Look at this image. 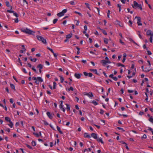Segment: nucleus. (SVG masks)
Returning a JSON list of instances; mask_svg holds the SVG:
<instances>
[{
    "instance_id": "obj_1",
    "label": "nucleus",
    "mask_w": 153,
    "mask_h": 153,
    "mask_svg": "<svg viewBox=\"0 0 153 153\" xmlns=\"http://www.w3.org/2000/svg\"><path fill=\"white\" fill-rule=\"evenodd\" d=\"M21 30L22 32L29 35H33V34L34 33H35L34 31L31 30L27 28L25 29H22Z\"/></svg>"
},
{
    "instance_id": "obj_2",
    "label": "nucleus",
    "mask_w": 153,
    "mask_h": 153,
    "mask_svg": "<svg viewBox=\"0 0 153 153\" xmlns=\"http://www.w3.org/2000/svg\"><path fill=\"white\" fill-rule=\"evenodd\" d=\"M132 6L134 8H138L140 10H142L141 4H138L135 1L133 2V4L132 5Z\"/></svg>"
},
{
    "instance_id": "obj_3",
    "label": "nucleus",
    "mask_w": 153,
    "mask_h": 153,
    "mask_svg": "<svg viewBox=\"0 0 153 153\" xmlns=\"http://www.w3.org/2000/svg\"><path fill=\"white\" fill-rule=\"evenodd\" d=\"M32 79L35 81V83L37 85L39 84V82H42L43 81V79L40 77H38L37 78L33 77H32Z\"/></svg>"
},
{
    "instance_id": "obj_4",
    "label": "nucleus",
    "mask_w": 153,
    "mask_h": 153,
    "mask_svg": "<svg viewBox=\"0 0 153 153\" xmlns=\"http://www.w3.org/2000/svg\"><path fill=\"white\" fill-rule=\"evenodd\" d=\"M36 37L38 40L41 41L44 44L47 43L46 40L41 36L37 35Z\"/></svg>"
},
{
    "instance_id": "obj_5",
    "label": "nucleus",
    "mask_w": 153,
    "mask_h": 153,
    "mask_svg": "<svg viewBox=\"0 0 153 153\" xmlns=\"http://www.w3.org/2000/svg\"><path fill=\"white\" fill-rule=\"evenodd\" d=\"M67 10H62V11L57 14V16L59 17H60L63 15L67 12Z\"/></svg>"
},
{
    "instance_id": "obj_6",
    "label": "nucleus",
    "mask_w": 153,
    "mask_h": 153,
    "mask_svg": "<svg viewBox=\"0 0 153 153\" xmlns=\"http://www.w3.org/2000/svg\"><path fill=\"white\" fill-rule=\"evenodd\" d=\"M7 11L9 13H13V15L17 18L19 16L18 14L16 12L13 10H7Z\"/></svg>"
},
{
    "instance_id": "obj_7",
    "label": "nucleus",
    "mask_w": 153,
    "mask_h": 153,
    "mask_svg": "<svg viewBox=\"0 0 153 153\" xmlns=\"http://www.w3.org/2000/svg\"><path fill=\"white\" fill-rule=\"evenodd\" d=\"M135 19H137V23L138 25H141L142 24L141 23V18L140 17L136 16Z\"/></svg>"
},
{
    "instance_id": "obj_8",
    "label": "nucleus",
    "mask_w": 153,
    "mask_h": 153,
    "mask_svg": "<svg viewBox=\"0 0 153 153\" xmlns=\"http://www.w3.org/2000/svg\"><path fill=\"white\" fill-rule=\"evenodd\" d=\"M84 95H87L89 97H91V98H92L93 96L92 93L91 92H90L89 93H86V92H84Z\"/></svg>"
},
{
    "instance_id": "obj_9",
    "label": "nucleus",
    "mask_w": 153,
    "mask_h": 153,
    "mask_svg": "<svg viewBox=\"0 0 153 153\" xmlns=\"http://www.w3.org/2000/svg\"><path fill=\"white\" fill-rule=\"evenodd\" d=\"M43 65L42 64H39L37 66V68H39V72L40 73L42 72V70L41 69L43 68Z\"/></svg>"
},
{
    "instance_id": "obj_10",
    "label": "nucleus",
    "mask_w": 153,
    "mask_h": 153,
    "mask_svg": "<svg viewBox=\"0 0 153 153\" xmlns=\"http://www.w3.org/2000/svg\"><path fill=\"white\" fill-rule=\"evenodd\" d=\"M146 34L147 35L150 36H153V33L151 30H148L146 32Z\"/></svg>"
},
{
    "instance_id": "obj_11",
    "label": "nucleus",
    "mask_w": 153,
    "mask_h": 153,
    "mask_svg": "<svg viewBox=\"0 0 153 153\" xmlns=\"http://www.w3.org/2000/svg\"><path fill=\"white\" fill-rule=\"evenodd\" d=\"M46 114L48 116V117L51 119H52L53 118V115H54V114H53V115L51 114L48 111Z\"/></svg>"
},
{
    "instance_id": "obj_12",
    "label": "nucleus",
    "mask_w": 153,
    "mask_h": 153,
    "mask_svg": "<svg viewBox=\"0 0 153 153\" xmlns=\"http://www.w3.org/2000/svg\"><path fill=\"white\" fill-rule=\"evenodd\" d=\"M81 75H82V74H81L75 73L74 74V76L77 79H79Z\"/></svg>"
},
{
    "instance_id": "obj_13",
    "label": "nucleus",
    "mask_w": 153,
    "mask_h": 153,
    "mask_svg": "<svg viewBox=\"0 0 153 153\" xmlns=\"http://www.w3.org/2000/svg\"><path fill=\"white\" fill-rule=\"evenodd\" d=\"M91 136L92 137H93L94 139H96L98 137H97V134H96L94 133H92L91 134Z\"/></svg>"
},
{
    "instance_id": "obj_14",
    "label": "nucleus",
    "mask_w": 153,
    "mask_h": 153,
    "mask_svg": "<svg viewBox=\"0 0 153 153\" xmlns=\"http://www.w3.org/2000/svg\"><path fill=\"white\" fill-rule=\"evenodd\" d=\"M101 63L102 64L103 66H105L106 64L107 63L106 60H102L101 61Z\"/></svg>"
},
{
    "instance_id": "obj_15",
    "label": "nucleus",
    "mask_w": 153,
    "mask_h": 153,
    "mask_svg": "<svg viewBox=\"0 0 153 153\" xmlns=\"http://www.w3.org/2000/svg\"><path fill=\"white\" fill-rule=\"evenodd\" d=\"M96 140L98 142H100L102 144L104 143V142L102 141V138H100L99 137H97V138L96 139Z\"/></svg>"
},
{
    "instance_id": "obj_16",
    "label": "nucleus",
    "mask_w": 153,
    "mask_h": 153,
    "mask_svg": "<svg viewBox=\"0 0 153 153\" xmlns=\"http://www.w3.org/2000/svg\"><path fill=\"white\" fill-rule=\"evenodd\" d=\"M62 104V102H61V104L59 106V107L60 108V109L62 110L63 111V112H64L65 111V110L64 108L63 107Z\"/></svg>"
},
{
    "instance_id": "obj_17",
    "label": "nucleus",
    "mask_w": 153,
    "mask_h": 153,
    "mask_svg": "<svg viewBox=\"0 0 153 153\" xmlns=\"http://www.w3.org/2000/svg\"><path fill=\"white\" fill-rule=\"evenodd\" d=\"M72 33H71L69 34H68L66 36V38L67 39H68L70 38L72 36Z\"/></svg>"
},
{
    "instance_id": "obj_18",
    "label": "nucleus",
    "mask_w": 153,
    "mask_h": 153,
    "mask_svg": "<svg viewBox=\"0 0 153 153\" xmlns=\"http://www.w3.org/2000/svg\"><path fill=\"white\" fill-rule=\"evenodd\" d=\"M56 127H57V129L58 131H59V133H60V134H63V132H62V131L61 130V129H60V128L59 126H57Z\"/></svg>"
},
{
    "instance_id": "obj_19",
    "label": "nucleus",
    "mask_w": 153,
    "mask_h": 153,
    "mask_svg": "<svg viewBox=\"0 0 153 153\" xmlns=\"http://www.w3.org/2000/svg\"><path fill=\"white\" fill-rule=\"evenodd\" d=\"M84 137H87L88 138H90L91 137L89 134H88L87 133H85L84 134Z\"/></svg>"
},
{
    "instance_id": "obj_20",
    "label": "nucleus",
    "mask_w": 153,
    "mask_h": 153,
    "mask_svg": "<svg viewBox=\"0 0 153 153\" xmlns=\"http://www.w3.org/2000/svg\"><path fill=\"white\" fill-rule=\"evenodd\" d=\"M10 87L12 89H13L14 91L16 90L15 89V86L13 84L10 83Z\"/></svg>"
},
{
    "instance_id": "obj_21",
    "label": "nucleus",
    "mask_w": 153,
    "mask_h": 153,
    "mask_svg": "<svg viewBox=\"0 0 153 153\" xmlns=\"http://www.w3.org/2000/svg\"><path fill=\"white\" fill-rule=\"evenodd\" d=\"M5 120L7 122H10V121H11L10 118L8 117H5Z\"/></svg>"
},
{
    "instance_id": "obj_22",
    "label": "nucleus",
    "mask_w": 153,
    "mask_h": 153,
    "mask_svg": "<svg viewBox=\"0 0 153 153\" xmlns=\"http://www.w3.org/2000/svg\"><path fill=\"white\" fill-rule=\"evenodd\" d=\"M90 71H93L95 73L99 75V74L97 73V70L96 69H91Z\"/></svg>"
},
{
    "instance_id": "obj_23",
    "label": "nucleus",
    "mask_w": 153,
    "mask_h": 153,
    "mask_svg": "<svg viewBox=\"0 0 153 153\" xmlns=\"http://www.w3.org/2000/svg\"><path fill=\"white\" fill-rule=\"evenodd\" d=\"M104 42L105 44H107L108 43V39L106 38H104Z\"/></svg>"
},
{
    "instance_id": "obj_24",
    "label": "nucleus",
    "mask_w": 153,
    "mask_h": 153,
    "mask_svg": "<svg viewBox=\"0 0 153 153\" xmlns=\"http://www.w3.org/2000/svg\"><path fill=\"white\" fill-rule=\"evenodd\" d=\"M10 124H8L9 126L10 127L12 128L13 126V122L12 121H10V122H9Z\"/></svg>"
},
{
    "instance_id": "obj_25",
    "label": "nucleus",
    "mask_w": 153,
    "mask_h": 153,
    "mask_svg": "<svg viewBox=\"0 0 153 153\" xmlns=\"http://www.w3.org/2000/svg\"><path fill=\"white\" fill-rule=\"evenodd\" d=\"M59 77L60 78L61 82L63 83L64 80V78L62 76H60Z\"/></svg>"
},
{
    "instance_id": "obj_26",
    "label": "nucleus",
    "mask_w": 153,
    "mask_h": 153,
    "mask_svg": "<svg viewBox=\"0 0 153 153\" xmlns=\"http://www.w3.org/2000/svg\"><path fill=\"white\" fill-rule=\"evenodd\" d=\"M31 144L33 146H35L36 145V142L33 140L32 141Z\"/></svg>"
},
{
    "instance_id": "obj_27",
    "label": "nucleus",
    "mask_w": 153,
    "mask_h": 153,
    "mask_svg": "<svg viewBox=\"0 0 153 153\" xmlns=\"http://www.w3.org/2000/svg\"><path fill=\"white\" fill-rule=\"evenodd\" d=\"M120 22L119 21L116 20L114 21V24H115L116 25H118L120 23Z\"/></svg>"
},
{
    "instance_id": "obj_28",
    "label": "nucleus",
    "mask_w": 153,
    "mask_h": 153,
    "mask_svg": "<svg viewBox=\"0 0 153 153\" xmlns=\"http://www.w3.org/2000/svg\"><path fill=\"white\" fill-rule=\"evenodd\" d=\"M151 69L149 68H145V72H148Z\"/></svg>"
},
{
    "instance_id": "obj_29",
    "label": "nucleus",
    "mask_w": 153,
    "mask_h": 153,
    "mask_svg": "<svg viewBox=\"0 0 153 153\" xmlns=\"http://www.w3.org/2000/svg\"><path fill=\"white\" fill-rule=\"evenodd\" d=\"M47 48L48 50H50L52 52V53H54V51H53V50L52 49L50 48L49 47H47Z\"/></svg>"
},
{
    "instance_id": "obj_30",
    "label": "nucleus",
    "mask_w": 153,
    "mask_h": 153,
    "mask_svg": "<svg viewBox=\"0 0 153 153\" xmlns=\"http://www.w3.org/2000/svg\"><path fill=\"white\" fill-rule=\"evenodd\" d=\"M74 89L72 87H70V88L68 89V91H73Z\"/></svg>"
},
{
    "instance_id": "obj_31",
    "label": "nucleus",
    "mask_w": 153,
    "mask_h": 153,
    "mask_svg": "<svg viewBox=\"0 0 153 153\" xmlns=\"http://www.w3.org/2000/svg\"><path fill=\"white\" fill-rule=\"evenodd\" d=\"M66 105L67 106V109L68 110H70V106L69 105L67 104H66Z\"/></svg>"
},
{
    "instance_id": "obj_32",
    "label": "nucleus",
    "mask_w": 153,
    "mask_h": 153,
    "mask_svg": "<svg viewBox=\"0 0 153 153\" xmlns=\"http://www.w3.org/2000/svg\"><path fill=\"white\" fill-rule=\"evenodd\" d=\"M92 103L94 105H97L98 104V103L97 102L93 100L92 102Z\"/></svg>"
},
{
    "instance_id": "obj_33",
    "label": "nucleus",
    "mask_w": 153,
    "mask_h": 153,
    "mask_svg": "<svg viewBox=\"0 0 153 153\" xmlns=\"http://www.w3.org/2000/svg\"><path fill=\"white\" fill-rule=\"evenodd\" d=\"M33 134L36 137H39V135L37 133H33Z\"/></svg>"
},
{
    "instance_id": "obj_34",
    "label": "nucleus",
    "mask_w": 153,
    "mask_h": 153,
    "mask_svg": "<svg viewBox=\"0 0 153 153\" xmlns=\"http://www.w3.org/2000/svg\"><path fill=\"white\" fill-rule=\"evenodd\" d=\"M101 30L102 32L105 35H107V33L105 32V30H104L103 29H101Z\"/></svg>"
},
{
    "instance_id": "obj_35",
    "label": "nucleus",
    "mask_w": 153,
    "mask_h": 153,
    "mask_svg": "<svg viewBox=\"0 0 153 153\" xmlns=\"http://www.w3.org/2000/svg\"><path fill=\"white\" fill-rule=\"evenodd\" d=\"M149 120L152 123H153V118L152 117H150L149 118Z\"/></svg>"
},
{
    "instance_id": "obj_36",
    "label": "nucleus",
    "mask_w": 153,
    "mask_h": 153,
    "mask_svg": "<svg viewBox=\"0 0 153 153\" xmlns=\"http://www.w3.org/2000/svg\"><path fill=\"white\" fill-rule=\"evenodd\" d=\"M91 151V149L90 148H88L87 149H85L84 150V152H85L86 151Z\"/></svg>"
},
{
    "instance_id": "obj_37",
    "label": "nucleus",
    "mask_w": 153,
    "mask_h": 153,
    "mask_svg": "<svg viewBox=\"0 0 153 153\" xmlns=\"http://www.w3.org/2000/svg\"><path fill=\"white\" fill-rule=\"evenodd\" d=\"M6 4L7 7H10V3H9V2L7 1H6Z\"/></svg>"
},
{
    "instance_id": "obj_38",
    "label": "nucleus",
    "mask_w": 153,
    "mask_h": 153,
    "mask_svg": "<svg viewBox=\"0 0 153 153\" xmlns=\"http://www.w3.org/2000/svg\"><path fill=\"white\" fill-rule=\"evenodd\" d=\"M58 21V19H54L53 21V23L54 24H55Z\"/></svg>"
},
{
    "instance_id": "obj_39",
    "label": "nucleus",
    "mask_w": 153,
    "mask_h": 153,
    "mask_svg": "<svg viewBox=\"0 0 153 153\" xmlns=\"http://www.w3.org/2000/svg\"><path fill=\"white\" fill-rule=\"evenodd\" d=\"M69 3L71 5H74L75 4V3L73 1H71Z\"/></svg>"
},
{
    "instance_id": "obj_40",
    "label": "nucleus",
    "mask_w": 153,
    "mask_h": 153,
    "mask_svg": "<svg viewBox=\"0 0 153 153\" xmlns=\"http://www.w3.org/2000/svg\"><path fill=\"white\" fill-rule=\"evenodd\" d=\"M92 76H93V74L92 73H88V76L89 77H92Z\"/></svg>"
},
{
    "instance_id": "obj_41",
    "label": "nucleus",
    "mask_w": 153,
    "mask_h": 153,
    "mask_svg": "<svg viewBox=\"0 0 153 153\" xmlns=\"http://www.w3.org/2000/svg\"><path fill=\"white\" fill-rule=\"evenodd\" d=\"M153 36H150L149 38L150 42L151 43H152V37Z\"/></svg>"
},
{
    "instance_id": "obj_42",
    "label": "nucleus",
    "mask_w": 153,
    "mask_h": 153,
    "mask_svg": "<svg viewBox=\"0 0 153 153\" xmlns=\"http://www.w3.org/2000/svg\"><path fill=\"white\" fill-rule=\"evenodd\" d=\"M53 89H55L56 88V83L55 82H53Z\"/></svg>"
},
{
    "instance_id": "obj_43",
    "label": "nucleus",
    "mask_w": 153,
    "mask_h": 153,
    "mask_svg": "<svg viewBox=\"0 0 153 153\" xmlns=\"http://www.w3.org/2000/svg\"><path fill=\"white\" fill-rule=\"evenodd\" d=\"M138 34L139 36V37L140 38V39H142V38L141 36L140 35V32H139V31L138 32Z\"/></svg>"
},
{
    "instance_id": "obj_44",
    "label": "nucleus",
    "mask_w": 153,
    "mask_h": 153,
    "mask_svg": "<svg viewBox=\"0 0 153 153\" xmlns=\"http://www.w3.org/2000/svg\"><path fill=\"white\" fill-rule=\"evenodd\" d=\"M117 128L119 130H122L123 131H125V130L123 129L122 128H121L119 127H117Z\"/></svg>"
},
{
    "instance_id": "obj_45",
    "label": "nucleus",
    "mask_w": 153,
    "mask_h": 153,
    "mask_svg": "<svg viewBox=\"0 0 153 153\" xmlns=\"http://www.w3.org/2000/svg\"><path fill=\"white\" fill-rule=\"evenodd\" d=\"M129 26H132V23L131 22V20H129Z\"/></svg>"
},
{
    "instance_id": "obj_46",
    "label": "nucleus",
    "mask_w": 153,
    "mask_h": 153,
    "mask_svg": "<svg viewBox=\"0 0 153 153\" xmlns=\"http://www.w3.org/2000/svg\"><path fill=\"white\" fill-rule=\"evenodd\" d=\"M32 69L33 70L35 73H37V71L35 68L34 66H33L32 68Z\"/></svg>"
},
{
    "instance_id": "obj_47",
    "label": "nucleus",
    "mask_w": 153,
    "mask_h": 153,
    "mask_svg": "<svg viewBox=\"0 0 153 153\" xmlns=\"http://www.w3.org/2000/svg\"><path fill=\"white\" fill-rule=\"evenodd\" d=\"M85 4L87 6L88 8V9H89V10H91L90 8V7H89V4H88V3H85Z\"/></svg>"
},
{
    "instance_id": "obj_48",
    "label": "nucleus",
    "mask_w": 153,
    "mask_h": 153,
    "mask_svg": "<svg viewBox=\"0 0 153 153\" xmlns=\"http://www.w3.org/2000/svg\"><path fill=\"white\" fill-rule=\"evenodd\" d=\"M146 134H144L143 136L142 137V139H146Z\"/></svg>"
},
{
    "instance_id": "obj_49",
    "label": "nucleus",
    "mask_w": 153,
    "mask_h": 153,
    "mask_svg": "<svg viewBox=\"0 0 153 153\" xmlns=\"http://www.w3.org/2000/svg\"><path fill=\"white\" fill-rule=\"evenodd\" d=\"M120 42L123 45H125V43L124 42H122V40L121 39H120Z\"/></svg>"
},
{
    "instance_id": "obj_50",
    "label": "nucleus",
    "mask_w": 153,
    "mask_h": 153,
    "mask_svg": "<svg viewBox=\"0 0 153 153\" xmlns=\"http://www.w3.org/2000/svg\"><path fill=\"white\" fill-rule=\"evenodd\" d=\"M147 53L149 55H151L152 54L151 52L150 51H148V50L147 51Z\"/></svg>"
},
{
    "instance_id": "obj_51",
    "label": "nucleus",
    "mask_w": 153,
    "mask_h": 153,
    "mask_svg": "<svg viewBox=\"0 0 153 153\" xmlns=\"http://www.w3.org/2000/svg\"><path fill=\"white\" fill-rule=\"evenodd\" d=\"M26 146L28 148H29L30 149H32V147L31 146H30L27 144H26Z\"/></svg>"
},
{
    "instance_id": "obj_52",
    "label": "nucleus",
    "mask_w": 153,
    "mask_h": 153,
    "mask_svg": "<svg viewBox=\"0 0 153 153\" xmlns=\"http://www.w3.org/2000/svg\"><path fill=\"white\" fill-rule=\"evenodd\" d=\"M110 10H108V12L107 13V17L108 18H109V14H110Z\"/></svg>"
},
{
    "instance_id": "obj_53",
    "label": "nucleus",
    "mask_w": 153,
    "mask_h": 153,
    "mask_svg": "<svg viewBox=\"0 0 153 153\" xmlns=\"http://www.w3.org/2000/svg\"><path fill=\"white\" fill-rule=\"evenodd\" d=\"M18 60H19V62L20 64V65L21 66L22 65V62L21 61L20 59V58H19L18 59Z\"/></svg>"
},
{
    "instance_id": "obj_54",
    "label": "nucleus",
    "mask_w": 153,
    "mask_h": 153,
    "mask_svg": "<svg viewBox=\"0 0 153 153\" xmlns=\"http://www.w3.org/2000/svg\"><path fill=\"white\" fill-rule=\"evenodd\" d=\"M88 73H87L86 72H83L84 75L86 76H88Z\"/></svg>"
},
{
    "instance_id": "obj_55",
    "label": "nucleus",
    "mask_w": 153,
    "mask_h": 153,
    "mask_svg": "<svg viewBox=\"0 0 153 153\" xmlns=\"http://www.w3.org/2000/svg\"><path fill=\"white\" fill-rule=\"evenodd\" d=\"M104 111L103 110H102V109H100V114H103L104 113Z\"/></svg>"
},
{
    "instance_id": "obj_56",
    "label": "nucleus",
    "mask_w": 153,
    "mask_h": 153,
    "mask_svg": "<svg viewBox=\"0 0 153 153\" xmlns=\"http://www.w3.org/2000/svg\"><path fill=\"white\" fill-rule=\"evenodd\" d=\"M134 91L132 90H128V93H132L134 92Z\"/></svg>"
},
{
    "instance_id": "obj_57",
    "label": "nucleus",
    "mask_w": 153,
    "mask_h": 153,
    "mask_svg": "<svg viewBox=\"0 0 153 153\" xmlns=\"http://www.w3.org/2000/svg\"><path fill=\"white\" fill-rule=\"evenodd\" d=\"M74 13H77V14H78L80 16H82V15L80 13H79V12H76V11H75Z\"/></svg>"
},
{
    "instance_id": "obj_58",
    "label": "nucleus",
    "mask_w": 153,
    "mask_h": 153,
    "mask_svg": "<svg viewBox=\"0 0 153 153\" xmlns=\"http://www.w3.org/2000/svg\"><path fill=\"white\" fill-rule=\"evenodd\" d=\"M115 81H117L118 79L116 77H113L112 78Z\"/></svg>"
},
{
    "instance_id": "obj_59",
    "label": "nucleus",
    "mask_w": 153,
    "mask_h": 153,
    "mask_svg": "<svg viewBox=\"0 0 153 153\" xmlns=\"http://www.w3.org/2000/svg\"><path fill=\"white\" fill-rule=\"evenodd\" d=\"M108 81H110V82H112V80H111L110 79H108L107 80H106V82L107 83V84H108Z\"/></svg>"
},
{
    "instance_id": "obj_60",
    "label": "nucleus",
    "mask_w": 153,
    "mask_h": 153,
    "mask_svg": "<svg viewBox=\"0 0 153 153\" xmlns=\"http://www.w3.org/2000/svg\"><path fill=\"white\" fill-rule=\"evenodd\" d=\"M15 23H18L19 22L18 19L17 18L14 19Z\"/></svg>"
},
{
    "instance_id": "obj_61",
    "label": "nucleus",
    "mask_w": 153,
    "mask_h": 153,
    "mask_svg": "<svg viewBox=\"0 0 153 153\" xmlns=\"http://www.w3.org/2000/svg\"><path fill=\"white\" fill-rule=\"evenodd\" d=\"M22 71L25 74H26L27 73V72L25 68H23L22 69Z\"/></svg>"
},
{
    "instance_id": "obj_62",
    "label": "nucleus",
    "mask_w": 153,
    "mask_h": 153,
    "mask_svg": "<svg viewBox=\"0 0 153 153\" xmlns=\"http://www.w3.org/2000/svg\"><path fill=\"white\" fill-rule=\"evenodd\" d=\"M5 130L6 131H8V132H9L10 131V129L9 128H7V129H6Z\"/></svg>"
},
{
    "instance_id": "obj_63",
    "label": "nucleus",
    "mask_w": 153,
    "mask_h": 153,
    "mask_svg": "<svg viewBox=\"0 0 153 153\" xmlns=\"http://www.w3.org/2000/svg\"><path fill=\"white\" fill-rule=\"evenodd\" d=\"M129 40L131 42H134V41L131 38H129Z\"/></svg>"
},
{
    "instance_id": "obj_64",
    "label": "nucleus",
    "mask_w": 153,
    "mask_h": 153,
    "mask_svg": "<svg viewBox=\"0 0 153 153\" xmlns=\"http://www.w3.org/2000/svg\"><path fill=\"white\" fill-rule=\"evenodd\" d=\"M117 65L118 66V67H120V66H121V65H122V64L121 63H117Z\"/></svg>"
}]
</instances>
